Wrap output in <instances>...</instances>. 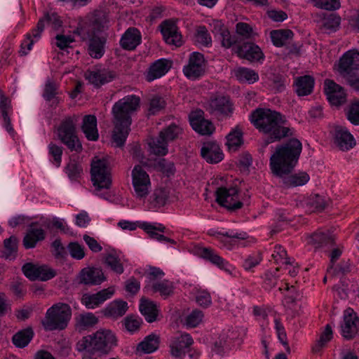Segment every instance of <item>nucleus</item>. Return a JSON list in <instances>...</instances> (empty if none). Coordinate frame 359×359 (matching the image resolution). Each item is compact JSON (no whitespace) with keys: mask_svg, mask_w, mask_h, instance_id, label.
I'll return each instance as SVG.
<instances>
[{"mask_svg":"<svg viewBox=\"0 0 359 359\" xmlns=\"http://www.w3.org/2000/svg\"><path fill=\"white\" fill-rule=\"evenodd\" d=\"M302 143L297 139H290L285 144L276 147L270 157L271 172L282 180L286 187L302 186L309 180L306 172L290 175L302 152Z\"/></svg>","mask_w":359,"mask_h":359,"instance_id":"1","label":"nucleus"},{"mask_svg":"<svg viewBox=\"0 0 359 359\" xmlns=\"http://www.w3.org/2000/svg\"><path fill=\"white\" fill-rule=\"evenodd\" d=\"M140 100L135 95L125 96L116 102L112 107L114 129L112 140L116 147H122L126 142L132 123L131 115L140 107Z\"/></svg>","mask_w":359,"mask_h":359,"instance_id":"2","label":"nucleus"},{"mask_svg":"<svg viewBox=\"0 0 359 359\" xmlns=\"http://www.w3.org/2000/svg\"><path fill=\"white\" fill-rule=\"evenodd\" d=\"M250 119L259 132L269 135V140L266 144L292 135L291 129L285 126V117L270 109H255L251 114Z\"/></svg>","mask_w":359,"mask_h":359,"instance_id":"3","label":"nucleus"},{"mask_svg":"<svg viewBox=\"0 0 359 359\" xmlns=\"http://www.w3.org/2000/svg\"><path fill=\"white\" fill-rule=\"evenodd\" d=\"M78 346L79 351L90 355L107 354L116 346V338L110 330L100 329L93 334L84 337Z\"/></svg>","mask_w":359,"mask_h":359,"instance_id":"4","label":"nucleus"},{"mask_svg":"<svg viewBox=\"0 0 359 359\" xmlns=\"http://www.w3.org/2000/svg\"><path fill=\"white\" fill-rule=\"evenodd\" d=\"M91 180L95 187L94 194L99 197L111 201V194L107 191L102 193V190H108L111 184L110 170L107 160L95 158L91 163Z\"/></svg>","mask_w":359,"mask_h":359,"instance_id":"5","label":"nucleus"},{"mask_svg":"<svg viewBox=\"0 0 359 359\" xmlns=\"http://www.w3.org/2000/svg\"><path fill=\"white\" fill-rule=\"evenodd\" d=\"M71 316L70 306L67 304L57 303L47 310L41 323L46 330H61L67 326Z\"/></svg>","mask_w":359,"mask_h":359,"instance_id":"6","label":"nucleus"},{"mask_svg":"<svg viewBox=\"0 0 359 359\" xmlns=\"http://www.w3.org/2000/svg\"><path fill=\"white\" fill-rule=\"evenodd\" d=\"M76 121L75 116L66 118L57 129V136L69 149L79 152L82 150V144L76 134Z\"/></svg>","mask_w":359,"mask_h":359,"instance_id":"7","label":"nucleus"},{"mask_svg":"<svg viewBox=\"0 0 359 359\" xmlns=\"http://www.w3.org/2000/svg\"><path fill=\"white\" fill-rule=\"evenodd\" d=\"M219 242L222 248L233 250L236 246L246 248L256 243L254 237L243 231L229 230L224 233H218Z\"/></svg>","mask_w":359,"mask_h":359,"instance_id":"8","label":"nucleus"},{"mask_svg":"<svg viewBox=\"0 0 359 359\" xmlns=\"http://www.w3.org/2000/svg\"><path fill=\"white\" fill-rule=\"evenodd\" d=\"M132 184L134 196L139 200H144L151 189L149 175L140 165H135L132 170Z\"/></svg>","mask_w":359,"mask_h":359,"instance_id":"9","label":"nucleus"},{"mask_svg":"<svg viewBox=\"0 0 359 359\" xmlns=\"http://www.w3.org/2000/svg\"><path fill=\"white\" fill-rule=\"evenodd\" d=\"M205 71V60L203 55L198 52L190 54L188 62L183 67L184 76L190 80H196L201 77Z\"/></svg>","mask_w":359,"mask_h":359,"instance_id":"10","label":"nucleus"},{"mask_svg":"<svg viewBox=\"0 0 359 359\" xmlns=\"http://www.w3.org/2000/svg\"><path fill=\"white\" fill-rule=\"evenodd\" d=\"M216 196L217 203L227 209L236 210L243 205L236 187H219L216 191Z\"/></svg>","mask_w":359,"mask_h":359,"instance_id":"11","label":"nucleus"},{"mask_svg":"<svg viewBox=\"0 0 359 359\" xmlns=\"http://www.w3.org/2000/svg\"><path fill=\"white\" fill-rule=\"evenodd\" d=\"M337 70L341 76H348L359 70V50L351 49L340 57Z\"/></svg>","mask_w":359,"mask_h":359,"instance_id":"12","label":"nucleus"},{"mask_svg":"<svg viewBox=\"0 0 359 359\" xmlns=\"http://www.w3.org/2000/svg\"><path fill=\"white\" fill-rule=\"evenodd\" d=\"M198 254L200 257L208 260L220 269L224 271L226 273L231 276H236V269L227 261L221 257L212 249L207 248H200L198 250Z\"/></svg>","mask_w":359,"mask_h":359,"instance_id":"13","label":"nucleus"},{"mask_svg":"<svg viewBox=\"0 0 359 359\" xmlns=\"http://www.w3.org/2000/svg\"><path fill=\"white\" fill-rule=\"evenodd\" d=\"M193 343L192 337L187 333H181L172 337L170 340L171 355L173 357L181 358L188 351Z\"/></svg>","mask_w":359,"mask_h":359,"instance_id":"14","label":"nucleus"},{"mask_svg":"<svg viewBox=\"0 0 359 359\" xmlns=\"http://www.w3.org/2000/svg\"><path fill=\"white\" fill-rule=\"evenodd\" d=\"M359 331V318L353 309L348 308L344 313V323L341 326V335L346 339L353 337Z\"/></svg>","mask_w":359,"mask_h":359,"instance_id":"15","label":"nucleus"},{"mask_svg":"<svg viewBox=\"0 0 359 359\" xmlns=\"http://www.w3.org/2000/svg\"><path fill=\"white\" fill-rule=\"evenodd\" d=\"M115 290L113 287L103 289L95 294H84L81 298V302L88 309H93L105 301L110 299L114 294Z\"/></svg>","mask_w":359,"mask_h":359,"instance_id":"16","label":"nucleus"},{"mask_svg":"<svg viewBox=\"0 0 359 359\" xmlns=\"http://www.w3.org/2000/svg\"><path fill=\"white\" fill-rule=\"evenodd\" d=\"M333 142L341 151H348L355 146V140L351 133L343 126H337L333 133Z\"/></svg>","mask_w":359,"mask_h":359,"instance_id":"17","label":"nucleus"},{"mask_svg":"<svg viewBox=\"0 0 359 359\" xmlns=\"http://www.w3.org/2000/svg\"><path fill=\"white\" fill-rule=\"evenodd\" d=\"M160 28L166 43L176 47L182 45V36L178 32V28L174 22L165 20L161 24Z\"/></svg>","mask_w":359,"mask_h":359,"instance_id":"18","label":"nucleus"},{"mask_svg":"<svg viewBox=\"0 0 359 359\" xmlns=\"http://www.w3.org/2000/svg\"><path fill=\"white\" fill-rule=\"evenodd\" d=\"M13 113L11 100L0 90V120L2 126L11 135L13 136L15 130L11 122L10 116Z\"/></svg>","mask_w":359,"mask_h":359,"instance_id":"19","label":"nucleus"},{"mask_svg":"<svg viewBox=\"0 0 359 359\" xmlns=\"http://www.w3.org/2000/svg\"><path fill=\"white\" fill-rule=\"evenodd\" d=\"M105 279L102 270L97 267H86L81 269L78 276L79 283L86 285H100Z\"/></svg>","mask_w":359,"mask_h":359,"instance_id":"20","label":"nucleus"},{"mask_svg":"<svg viewBox=\"0 0 359 359\" xmlns=\"http://www.w3.org/2000/svg\"><path fill=\"white\" fill-rule=\"evenodd\" d=\"M203 111L197 110L189 115V122L192 128L201 135H210L215 130L213 124L203 118Z\"/></svg>","mask_w":359,"mask_h":359,"instance_id":"21","label":"nucleus"},{"mask_svg":"<svg viewBox=\"0 0 359 359\" xmlns=\"http://www.w3.org/2000/svg\"><path fill=\"white\" fill-rule=\"evenodd\" d=\"M325 91L332 105L339 106L346 100V93L344 88L331 80L325 81Z\"/></svg>","mask_w":359,"mask_h":359,"instance_id":"22","label":"nucleus"},{"mask_svg":"<svg viewBox=\"0 0 359 359\" xmlns=\"http://www.w3.org/2000/svg\"><path fill=\"white\" fill-rule=\"evenodd\" d=\"M208 109L215 116H227L232 112V105L229 97L217 96L209 101Z\"/></svg>","mask_w":359,"mask_h":359,"instance_id":"23","label":"nucleus"},{"mask_svg":"<svg viewBox=\"0 0 359 359\" xmlns=\"http://www.w3.org/2000/svg\"><path fill=\"white\" fill-rule=\"evenodd\" d=\"M172 62L161 58L154 62L149 68L145 76L148 81H152L164 76L170 69Z\"/></svg>","mask_w":359,"mask_h":359,"instance_id":"24","label":"nucleus"},{"mask_svg":"<svg viewBox=\"0 0 359 359\" xmlns=\"http://www.w3.org/2000/svg\"><path fill=\"white\" fill-rule=\"evenodd\" d=\"M237 53L240 57L251 62L263 60L264 58L261 48L253 43H243L238 48Z\"/></svg>","mask_w":359,"mask_h":359,"instance_id":"25","label":"nucleus"},{"mask_svg":"<svg viewBox=\"0 0 359 359\" xmlns=\"http://www.w3.org/2000/svg\"><path fill=\"white\" fill-rule=\"evenodd\" d=\"M201 156L208 163H217L224 157L219 145L212 142H205L201 149Z\"/></svg>","mask_w":359,"mask_h":359,"instance_id":"26","label":"nucleus"},{"mask_svg":"<svg viewBox=\"0 0 359 359\" xmlns=\"http://www.w3.org/2000/svg\"><path fill=\"white\" fill-rule=\"evenodd\" d=\"M43 31V20H39L36 27L32 30L31 33L27 34L26 39L22 42L20 46V54L26 55L32 50L34 43L41 38Z\"/></svg>","mask_w":359,"mask_h":359,"instance_id":"27","label":"nucleus"},{"mask_svg":"<svg viewBox=\"0 0 359 359\" xmlns=\"http://www.w3.org/2000/svg\"><path fill=\"white\" fill-rule=\"evenodd\" d=\"M139 227L146 231L152 239L159 242L174 243L173 240L159 233V232H164L165 229L161 224L141 222L139 223Z\"/></svg>","mask_w":359,"mask_h":359,"instance_id":"28","label":"nucleus"},{"mask_svg":"<svg viewBox=\"0 0 359 359\" xmlns=\"http://www.w3.org/2000/svg\"><path fill=\"white\" fill-rule=\"evenodd\" d=\"M318 27L321 32L327 34L335 32L339 28L341 18L339 15L332 13L323 15L317 20Z\"/></svg>","mask_w":359,"mask_h":359,"instance_id":"29","label":"nucleus"},{"mask_svg":"<svg viewBox=\"0 0 359 359\" xmlns=\"http://www.w3.org/2000/svg\"><path fill=\"white\" fill-rule=\"evenodd\" d=\"M142 41V36L140 32L135 28H128L123 34L120 43L123 48L126 50H133Z\"/></svg>","mask_w":359,"mask_h":359,"instance_id":"30","label":"nucleus"},{"mask_svg":"<svg viewBox=\"0 0 359 359\" xmlns=\"http://www.w3.org/2000/svg\"><path fill=\"white\" fill-rule=\"evenodd\" d=\"M81 130L90 141H96L99 137L97 118L94 115H86L83 118Z\"/></svg>","mask_w":359,"mask_h":359,"instance_id":"31","label":"nucleus"},{"mask_svg":"<svg viewBox=\"0 0 359 359\" xmlns=\"http://www.w3.org/2000/svg\"><path fill=\"white\" fill-rule=\"evenodd\" d=\"M124 255L121 252L111 250L105 257V263L114 273L121 274L123 273Z\"/></svg>","mask_w":359,"mask_h":359,"instance_id":"32","label":"nucleus"},{"mask_svg":"<svg viewBox=\"0 0 359 359\" xmlns=\"http://www.w3.org/2000/svg\"><path fill=\"white\" fill-rule=\"evenodd\" d=\"M115 76V73L112 71L103 69L88 72L86 79L95 86H100L112 81Z\"/></svg>","mask_w":359,"mask_h":359,"instance_id":"33","label":"nucleus"},{"mask_svg":"<svg viewBox=\"0 0 359 359\" xmlns=\"http://www.w3.org/2000/svg\"><path fill=\"white\" fill-rule=\"evenodd\" d=\"M106 39L104 37L92 36L88 41V51L89 55L95 58H101L105 52Z\"/></svg>","mask_w":359,"mask_h":359,"instance_id":"34","label":"nucleus"},{"mask_svg":"<svg viewBox=\"0 0 359 359\" xmlns=\"http://www.w3.org/2000/svg\"><path fill=\"white\" fill-rule=\"evenodd\" d=\"M168 194L164 189H156L147 200V208L151 210H156L165 205Z\"/></svg>","mask_w":359,"mask_h":359,"instance_id":"35","label":"nucleus"},{"mask_svg":"<svg viewBox=\"0 0 359 359\" xmlns=\"http://www.w3.org/2000/svg\"><path fill=\"white\" fill-rule=\"evenodd\" d=\"M128 309V303L122 300H115L109 303L104 310V316L113 318L123 316Z\"/></svg>","mask_w":359,"mask_h":359,"instance_id":"36","label":"nucleus"},{"mask_svg":"<svg viewBox=\"0 0 359 359\" xmlns=\"http://www.w3.org/2000/svg\"><path fill=\"white\" fill-rule=\"evenodd\" d=\"M314 86V79L311 76L297 77L294 81L295 91L299 96L311 93Z\"/></svg>","mask_w":359,"mask_h":359,"instance_id":"37","label":"nucleus"},{"mask_svg":"<svg viewBox=\"0 0 359 359\" xmlns=\"http://www.w3.org/2000/svg\"><path fill=\"white\" fill-rule=\"evenodd\" d=\"M45 231L41 228L32 226L23 239L25 248H33L38 241L43 240Z\"/></svg>","mask_w":359,"mask_h":359,"instance_id":"38","label":"nucleus"},{"mask_svg":"<svg viewBox=\"0 0 359 359\" xmlns=\"http://www.w3.org/2000/svg\"><path fill=\"white\" fill-rule=\"evenodd\" d=\"M159 342V337L156 334L151 333L138 344L137 351L144 353H151L158 349Z\"/></svg>","mask_w":359,"mask_h":359,"instance_id":"39","label":"nucleus"},{"mask_svg":"<svg viewBox=\"0 0 359 359\" xmlns=\"http://www.w3.org/2000/svg\"><path fill=\"white\" fill-rule=\"evenodd\" d=\"M140 311L147 322L152 323L156 320L158 310L156 304L154 302L142 299L140 304Z\"/></svg>","mask_w":359,"mask_h":359,"instance_id":"40","label":"nucleus"},{"mask_svg":"<svg viewBox=\"0 0 359 359\" xmlns=\"http://www.w3.org/2000/svg\"><path fill=\"white\" fill-rule=\"evenodd\" d=\"M293 32L290 29H276L270 33L273 44L277 47L285 45L293 37Z\"/></svg>","mask_w":359,"mask_h":359,"instance_id":"41","label":"nucleus"},{"mask_svg":"<svg viewBox=\"0 0 359 359\" xmlns=\"http://www.w3.org/2000/svg\"><path fill=\"white\" fill-rule=\"evenodd\" d=\"M147 288H151L154 292H158L161 297L165 299L172 294L174 285L172 282L168 280H163L154 283L153 285L147 287Z\"/></svg>","mask_w":359,"mask_h":359,"instance_id":"42","label":"nucleus"},{"mask_svg":"<svg viewBox=\"0 0 359 359\" xmlns=\"http://www.w3.org/2000/svg\"><path fill=\"white\" fill-rule=\"evenodd\" d=\"M235 76L240 82L254 83L259 79L258 74L250 69L240 67L235 71Z\"/></svg>","mask_w":359,"mask_h":359,"instance_id":"43","label":"nucleus"},{"mask_svg":"<svg viewBox=\"0 0 359 359\" xmlns=\"http://www.w3.org/2000/svg\"><path fill=\"white\" fill-rule=\"evenodd\" d=\"M243 133L236 128L226 136V146L230 151H236L243 144Z\"/></svg>","mask_w":359,"mask_h":359,"instance_id":"44","label":"nucleus"},{"mask_svg":"<svg viewBox=\"0 0 359 359\" xmlns=\"http://www.w3.org/2000/svg\"><path fill=\"white\" fill-rule=\"evenodd\" d=\"M150 152L156 156H165L168 152V144L158 135L149 142Z\"/></svg>","mask_w":359,"mask_h":359,"instance_id":"45","label":"nucleus"},{"mask_svg":"<svg viewBox=\"0 0 359 359\" xmlns=\"http://www.w3.org/2000/svg\"><path fill=\"white\" fill-rule=\"evenodd\" d=\"M33 334L34 333L31 328L23 330L13 337V342L17 347L24 348L30 342Z\"/></svg>","mask_w":359,"mask_h":359,"instance_id":"46","label":"nucleus"},{"mask_svg":"<svg viewBox=\"0 0 359 359\" xmlns=\"http://www.w3.org/2000/svg\"><path fill=\"white\" fill-rule=\"evenodd\" d=\"M262 259V255L260 252H254L245 258L243 267L247 271H253L254 268L258 266Z\"/></svg>","mask_w":359,"mask_h":359,"instance_id":"47","label":"nucleus"},{"mask_svg":"<svg viewBox=\"0 0 359 359\" xmlns=\"http://www.w3.org/2000/svg\"><path fill=\"white\" fill-rule=\"evenodd\" d=\"M311 243L316 248H320L332 245L333 243V238L325 233L316 232L311 236Z\"/></svg>","mask_w":359,"mask_h":359,"instance_id":"48","label":"nucleus"},{"mask_svg":"<svg viewBox=\"0 0 359 359\" xmlns=\"http://www.w3.org/2000/svg\"><path fill=\"white\" fill-rule=\"evenodd\" d=\"M50 161L59 168L62 163V148L54 143H50L48 146Z\"/></svg>","mask_w":359,"mask_h":359,"instance_id":"49","label":"nucleus"},{"mask_svg":"<svg viewBox=\"0 0 359 359\" xmlns=\"http://www.w3.org/2000/svg\"><path fill=\"white\" fill-rule=\"evenodd\" d=\"M181 132L182 128L180 126L176 124H170L166 128L161 130L159 135L168 144L170 142L177 138Z\"/></svg>","mask_w":359,"mask_h":359,"instance_id":"50","label":"nucleus"},{"mask_svg":"<svg viewBox=\"0 0 359 359\" xmlns=\"http://www.w3.org/2000/svg\"><path fill=\"white\" fill-rule=\"evenodd\" d=\"M97 318L92 313L81 314L77 318L76 325L80 329H86L97 324Z\"/></svg>","mask_w":359,"mask_h":359,"instance_id":"51","label":"nucleus"},{"mask_svg":"<svg viewBox=\"0 0 359 359\" xmlns=\"http://www.w3.org/2000/svg\"><path fill=\"white\" fill-rule=\"evenodd\" d=\"M195 41L199 45L208 46L212 43L211 36L205 26L197 28L195 34Z\"/></svg>","mask_w":359,"mask_h":359,"instance_id":"52","label":"nucleus"},{"mask_svg":"<svg viewBox=\"0 0 359 359\" xmlns=\"http://www.w3.org/2000/svg\"><path fill=\"white\" fill-rule=\"evenodd\" d=\"M18 241L15 236H11L4 241V256L6 259H13L17 253Z\"/></svg>","mask_w":359,"mask_h":359,"instance_id":"53","label":"nucleus"},{"mask_svg":"<svg viewBox=\"0 0 359 359\" xmlns=\"http://www.w3.org/2000/svg\"><path fill=\"white\" fill-rule=\"evenodd\" d=\"M203 313L198 309L192 311L185 318L184 324L187 327H195L203 320Z\"/></svg>","mask_w":359,"mask_h":359,"instance_id":"54","label":"nucleus"},{"mask_svg":"<svg viewBox=\"0 0 359 359\" xmlns=\"http://www.w3.org/2000/svg\"><path fill=\"white\" fill-rule=\"evenodd\" d=\"M311 4L316 8L333 11L340 8L339 0H310Z\"/></svg>","mask_w":359,"mask_h":359,"instance_id":"55","label":"nucleus"},{"mask_svg":"<svg viewBox=\"0 0 359 359\" xmlns=\"http://www.w3.org/2000/svg\"><path fill=\"white\" fill-rule=\"evenodd\" d=\"M272 257L278 264H291V259L287 257V252L281 245L274 247Z\"/></svg>","mask_w":359,"mask_h":359,"instance_id":"56","label":"nucleus"},{"mask_svg":"<svg viewBox=\"0 0 359 359\" xmlns=\"http://www.w3.org/2000/svg\"><path fill=\"white\" fill-rule=\"evenodd\" d=\"M142 319L137 316H129L123 320V325L126 330L131 334L139 330L142 324Z\"/></svg>","mask_w":359,"mask_h":359,"instance_id":"57","label":"nucleus"},{"mask_svg":"<svg viewBox=\"0 0 359 359\" xmlns=\"http://www.w3.org/2000/svg\"><path fill=\"white\" fill-rule=\"evenodd\" d=\"M236 32L245 39H252L256 35L253 28L245 22H238L236 25Z\"/></svg>","mask_w":359,"mask_h":359,"instance_id":"58","label":"nucleus"},{"mask_svg":"<svg viewBox=\"0 0 359 359\" xmlns=\"http://www.w3.org/2000/svg\"><path fill=\"white\" fill-rule=\"evenodd\" d=\"M165 102L163 97L158 95L154 96L149 101V114H156L165 107Z\"/></svg>","mask_w":359,"mask_h":359,"instance_id":"59","label":"nucleus"},{"mask_svg":"<svg viewBox=\"0 0 359 359\" xmlns=\"http://www.w3.org/2000/svg\"><path fill=\"white\" fill-rule=\"evenodd\" d=\"M274 323H275V330H276L278 340L284 346L286 351L290 353V348L288 343H287V334H286V332H285L284 326L283 325V324L280 323V321L278 318H276L274 320Z\"/></svg>","mask_w":359,"mask_h":359,"instance_id":"60","label":"nucleus"},{"mask_svg":"<svg viewBox=\"0 0 359 359\" xmlns=\"http://www.w3.org/2000/svg\"><path fill=\"white\" fill-rule=\"evenodd\" d=\"M332 338V331L330 325H327L323 334L320 335L319 340L313 347L314 352H318L320 349Z\"/></svg>","mask_w":359,"mask_h":359,"instance_id":"61","label":"nucleus"},{"mask_svg":"<svg viewBox=\"0 0 359 359\" xmlns=\"http://www.w3.org/2000/svg\"><path fill=\"white\" fill-rule=\"evenodd\" d=\"M36 280H41L43 281L51 279L55 276V271L45 265H37L36 273L35 275Z\"/></svg>","mask_w":359,"mask_h":359,"instance_id":"62","label":"nucleus"},{"mask_svg":"<svg viewBox=\"0 0 359 359\" xmlns=\"http://www.w3.org/2000/svg\"><path fill=\"white\" fill-rule=\"evenodd\" d=\"M74 41V39L71 35L57 34L53 43L59 49L65 50Z\"/></svg>","mask_w":359,"mask_h":359,"instance_id":"63","label":"nucleus"},{"mask_svg":"<svg viewBox=\"0 0 359 359\" xmlns=\"http://www.w3.org/2000/svg\"><path fill=\"white\" fill-rule=\"evenodd\" d=\"M347 118L353 125H359V102H353L347 111Z\"/></svg>","mask_w":359,"mask_h":359,"instance_id":"64","label":"nucleus"}]
</instances>
